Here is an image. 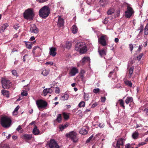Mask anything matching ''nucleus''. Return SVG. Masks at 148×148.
<instances>
[{"instance_id":"5701e85b","label":"nucleus","mask_w":148,"mask_h":148,"mask_svg":"<svg viewBox=\"0 0 148 148\" xmlns=\"http://www.w3.org/2000/svg\"><path fill=\"white\" fill-rule=\"evenodd\" d=\"M87 50V47L85 45L83 47H82L81 49L79 51V52L81 54H83L86 52Z\"/></svg>"},{"instance_id":"9d476101","label":"nucleus","mask_w":148,"mask_h":148,"mask_svg":"<svg viewBox=\"0 0 148 148\" xmlns=\"http://www.w3.org/2000/svg\"><path fill=\"white\" fill-rule=\"evenodd\" d=\"M124 139L123 138L119 139L114 148H123Z\"/></svg>"},{"instance_id":"393cba45","label":"nucleus","mask_w":148,"mask_h":148,"mask_svg":"<svg viewBox=\"0 0 148 148\" xmlns=\"http://www.w3.org/2000/svg\"><path fill=\"white\" fill-rule=\"evenodd\" d=\"M1 92L3 95L5 96L7 98L9 97V93L8 91L5 90H2Z\"/></svg>"},{"instance_id":"f257e3e1","label":"nucleus","mask_w":148,"mask_h":148,"mask_svg":"<svg viewBox=\"0 0 148 148\" xmlns=\"http://www.w3.org/2000/svg\"><path fill=\"white\" fill-rule=\"evenodd\" d=\"M50 9L47 6H45L42 7L39 10V14L40 17L46 18L49 15Z\"/></svg>"},{"instance_id":"473e14b6","label":"nucleus","mask_w":148,"mask_h":148,"mask_svg":"<svg viewBox=\"0 0 148 148\" xmlns=\"http://www.w3.org/2000/svg\"><path fill=\"white\" fill-rule=\"evenodd\" d=\"M41 74L44 76L47 75L49 74V71L45 69H43L42 71Z\"/></svg>"},{"instance_id":"680f3d73","label":"nucleus","mask_w":148,"mask_h":148,"mask_svg":"<svg viewBox=\"0 0 148 148\" xmlns=\"http://www.w3.org/2000/svg\"><path fill=\"white\" fill-rule=\"evenodd\" d=\"M60 92V90L59 88H56L55 91V92L56 93H59Z\"/></svg>"},{"instance_id":"c756f323","label":"nucleus","mask_w":148,"mask_h":148,"mask_svg":"<svg viewBox=\"0 0 148 148\" xmlns=\"http://www.w3.org/2000/svg\"><path fill=\"white\" fill-rule=\"evenodd\" d=\"M69 97V95L67 94L62 95L61 96V99L62 100H67Z\"/></svg>"},{"instance_id":"4be33fe9","label":"nucleus","mask_w":148,"mask_h":148,"mask_svg":"<svg viewBox=\"0 0 148 148\" xmlns=\"http://www.w3.org/2000/svg\"><path fill=\"white\" fill-rule=\"evenodd\" d=\"M33 133L35 135H37L40 133V131L37 129V126L36 125H34V128L33 130Z\"/></svg>"},{"instance_id":"3c124183","label":"nucleus","mask_w":148,"mask_h":148,"mask_svg":"<svg viewBox=\"0 0 148 148\" xmlns=\"http://www.w3.org/2000/svg\"><path fill=\"white\" fill-rule=\"evenodd\" d=\"M3 136H5L7 138L9 139V134H8L6 133H3Z\"/></svg>"},{"instance_id":"6e6d98bb","label":"nucleus","mask_w":148,"mask_h":148,"mask_svg":"<svg viewBox=\"0 0 148 148\" xmlns=\"http://www.w3.org/2000/svg\"><path fill=\"white\" fill-rule=\"evenodd\" d=\"M146 144V143L145 142H142L140 143H139L138 145V147H140L141 146H143V145H144Z\"/></svg>"},{"instance_id":"603ef678","label":"nucleus","mask_w":148,"mask_h":148,"mask_svg":"<svg viewBox=\"0 0 148 148\" xmlns=\"http://www.w3.org/2000/svg\"><path fill=\"white\" fill-rule=\"evenodd\" d=\"M108 18H106L104 19V20L103 21V23L104 24H106L108 23Z\"/></svg>"},{"instance_id":"7ed1b4c3","label":"nucleus","mask_w":148,"mask_h":148,"mask_svg":"<svg viewBox=\"0 0 148 148\" xmlns=\"http://www.w3.org/2000/svg\"><path fill=\"white\" fill-rule=\"evenodd\" d=\"M1 126L4 128H8L9 127V118L6 116L2 117L0 120Z\"/></svg>"},{"instance_id":"9b49d317","label":"nucleus","mask_w":148,"mask_h":148,"mask_svg":"<svg viewBox=\"0 0 148 148\" xmlns=\"http://www.w3.org/2000/svg\"><path fill=\"white\" fill-rule=\"evenodd\" d=\"M85 45L84 42H79L78 43L75 45V50L79 52L82 47H83Z\"/></svg>"},{"instance_id":"09e8293b","label":"nucleus","mask_w":148,"mask_h":148,"mask_svg":"<svg viewBox=\"0 0 148 148\" xmlns=\"http://www.w3.org/2000/svg\"><path fill=\"white\" fill-rule=\"evenodd\" d=\"M100 89L99 88H95L93 89V92L95 94H97L99 92Z\"/></svg>"},{"instance_id":"2f4dec72","label":"nucleus","mask_w":148,"mask_h":148,"mask_svg":"<svg viewBox=\"0 0 148 148\" xmlns=\"http://www.w3.org/2000/svg\"><path fill=\"white\" fill-rule=\"evenodd\" d=\"M139 134V133L135 131L132 134V137L134 139H136L138 138Z\"/></svg>"},{"instance_id":"58836bf2","label":"nucleus","mask_w":148,"mask_h":148,"mask_svg":"<svg viewBox=\"0 0 148 148\" xmlns=\"http://www.w3.org/2000/svg\"><path fill=\"white\" fill-rule=\"evenodd\" d=\"M114 10L112 8L109 9L107 12V14L108 15H111L114 13Z\"/></svg>"},{"instance_id":"de8ad7c7","label":"nucleus","mask_w":148,"mask_h":148,"mask_svg":"<svg viewBox=\"0 0 148 148\" xmlns=\"http://www.w3.org/2000/svg\"><path fill=\"white\" fill-rule=\"evenodd\" d=\"M28 58V56L27 54H25L23 57V60L24 62L26 61V59Z\"/></svg>"},{"instance_id":"4c0bfd02","label":"nucleus","mask_w":148,"mask_h":148,"mask_svg":"<svg viewBox=\"0 0 148 148\" xmlns=\"http://www.w3.org/2000/svg\"><path fill=\"white\" fill-rule=\"evenodd\" d=\"M144 34L145 35L148 34V23L146 25L144 29Z\"/></svg>"},{"instance_id":"e2e57ef3","label":"nucleus","mask_w":148,"mask_h":148,"mask_svg":"<svg viewBox=\"0 0 148 148\" xmlns=\"http://www.w3.org/2000/svg\"><path fill=\"white\" fill-rule=\"evenodd\" d=\"M106 98L105 97H101V101L102 102H104L106 100Z\"/></svg>"},{"instance_id":"423d86ee","label":"nucleus","mask_w":148,"mask_h":148,"mask_svg":"<svg viewBox=\"0 0 148 148\" xmlns=\"http://www.w3.org/2000/svg\"><path fill=\"white\" fill-rule=\"evenodd\" d=\"M108 38L106 35H102L98 39V42L99 43L103 46H105L107 45L106 40Z\"/></svg>"},{"instance_id":"bf43d9fd","label":"nucleus","mask_w":148,"mask_h":148,"mask_svg":"<svg viewBox=\"0 0 148 148\" xmlns=\"http://www.w3.org/2000/svg\"><path fill=\"white\" fill-rule=\"evenodd\" d=\"M27 92L24 91L21 93V95L22 96H27Z\"/></svg>"},{"instance_id":"f8f14e48","label":"nucleus","mask_w":148,"mask_h":148,"mask_svg":"<svg viewBox=\"0 0 148 148\" xmlns=\"http://www.w3.org/2000/svg\"><path fill=\"white\" fill-rule=\"evenodd\" d=\"M82 65H84L86 62L90 63V59L89 57H84L80 62Z\"/></svg>"},{"instance_id":"69168bd1","label":"nucleus","mask_w":148,"mask_h":148,"mask_svg":"<svg viewBox=\"0 0 148 148\" xmlns=\"http://www.w3.org/2000/svg\"><path fill=\"white\" fill-rule=\"evenodd\" d=\"M20 107L19 106H16V107L14 111L18 112V111L19 109V108Z\"/></svg>"},{"instance_id":"a18cd8bd","label":"nucleus","mask_w":148,"mask_h":148,"mask_svg":"<svg viewBox=\"0 0 148 148\" xmlns=\"http://www.w3.org/2000/svg\"><path fill=\"white\" fill-rule=\"evenodd\" d=\"M143 56V53H141L140 54H139V55L138 56H137V57H136L138 61H140V60L141 59V58Z\"/></svg>"},{"instance_id":"052dcab7","label":"nucleus","mask_w":148,"mask_h":148,"mask_svg":"<svg viewBox=\"0 0 148 148\" xmlns=\"http://www.w3.org/2000/svg\"><path fill=\"white\" fill-rule=\"evenodd\" d=\"M114 69L112 71H111L108 75V77H111L112 74L114 72Z\"/></svg>"},{"instance_id":"864d4df0","label":"nucleus","mask_w":148,"mask_h":148,"mask_svg":"<svg viewBox=\"0 0 148 148\" xmlns=\"http://www.w3.org/2000/svg\"><path fill=\"white\" fill-rule=\"evenodd\" d=\"M14 28L16 30L18 29L19 27V24H17L16 25H15L13 26Z\"/></svg>"},{"instance_id":"b1692460","label":"nucleus","mask_w":148,"mask_h":148,"mask_svg":"<svg viewBox=\"0 0 148 148\" xmlns=\"http://www.w3.org/2000/svg\"><path fill=\"white\" fill-rule=\"evenodd\" d=\"M68 123L65 124L64 125H60L59 126V129L60 131H62L63 130L66 128L69 125Z\"/></svg>"},{"instance_id":"0eeeda50","label":"nucleus","mask_w":148,"mask_h":148,"mask_svg":"<svg viewBox=\"0 0 148 148\" xmlns=\"http://www.w3.org/2000/svg\"><path fill=\"white\" fill-rule=\"evenodd\" d=\"M134 12L133 9L129 6H127L125 12V16L127 18H130L134 14Z\"/></svg>"},{"instance_id":"ea45409f","label":"nucleus","mask_w":148,"mask_h":148,"mask_svg":"<svg viewBox=\"0 0 148 148\" xmlns=\"http://www.w3.org/2000/svg\"><path fill=\"white\" fill-rule=\"evenodd\" d=\"M85 103L84 101H81L80 102L78 106L79 108L84 107H85Z\"/></svg>"},{"instance_id":"a878e982","label":"nucleus","mask_w":148,"mask_h":148,"mask_svg":"<svg viewBox=\"0 0 148 148\" xmlns=\"http://www.w3.org/2000/svg\"><path fill=\"white\" fill-rule=\"evenodd\" d=\"M9 26L8 24H5L1 26L0 28V32H3L4 31L6 28L7 27Z\"/></svg>"},{"instance_id":"8fccbe9b","label":"nucleus","mask_w":148,"mask_h":148,"mask_svg":"<svg viewBox=\"0 0 148 148\" xmlns=\"http://www.w3.org/2000/svg\"><path fill=\"white\" fill-rule=\"evenodd\" d=\"M93 137V135H91L88 139L87 140L86 142V143H89L90 141L92 140Z\"/></svg>"},{"instance_id":"49530a36","label":"nucleus","mask_w":148,"mask_h":148,"mask_svg":"<svg viewBox=\"0 0 148 148\" xmlns=\"http://www.w3.org/2000/svg\"><path fill=\"white\" fill-rule=\"evenodd\" d=\"M71 46V44L70 42H68L66 44V48L69 49Z\"/></svg>"},{"instance_id":"774afa93","label":"nucleus","mask_w":148,"mask_h":148,"mask_svg":"<svg viewBox=\"0 0 148 148\" xmlns=\"http://www.w3.org/2000/svg\"><path fill=\"white\" fill-rule=\"evenodd\" d=\"M125 148H130L131 147L129 144H127L125 146Z\"/></svg>"},{"instance_id":"4468645a","label":"nucleus","mask_w":148,"mask_h":148,"mask_svg":"<svg viewBox=\"0 0 148 148\" xmlns=\"http://www.w3.org/2000/svg\"><path fill=\"white\" fill-rule=\"evenodd\" d=\"M49 50V55L53 57L55 56L56 54V48L54 47H52L50 48Z\"/></svg>"},{"instance_id":"f3484780","label":"nucleus","mask_w":148,"mask_h":148,"mask_svg":"<svg viewBox=\"0 0 148 148\" xmlns=\"http://www.w3.org/2000/svg\"><path fill=\"white\" fill-rule=\"evenodd\" d=\"M78 72V69L76 67L73 68L70 70L69 74L71 76H74Z\"/></svg>"},{"instance_id":"e433bc0d","label":"nucleus","mask_w":148,"mask_h":148,"mask_svg":"<svg viewBox=\"0 0 148 148\" xmlns=\"http://www.w3.org/2000/svg\"><path fill=\"white\" fill-rule=\"evenodd\" d=\"M62 119L61 114H59L56 119V120L58 123H60Z\"/></svg>"},{"instance_id":"c85d7f7f","label":"nucleus","mask_w":148,"mask_h":148,"mask_svg":"<svg viewBox=\"0 0 148 148\" xmlns=\"http://www.w3.org/2000/svg\"><path fill=\"white\" fill-rule=\"evenodd\" d=\"M133 101V98L132 97H128L125 100V102L127 104L131 103Z\"/></svg>"},{"instance_id":"5fc2aeb1","label":"nucleus","mask_w":148,"mask_h":148,"mask_svg":"<svg viewBox=\"0 0 148 148\" xmlns=\"http://www.w3.org/2000/svg\"><path fill=\"white\" fill-rule=\"evenodd\" d=\"M12 74L13 75H14V76H17V73L16 70H12Z\"/></svg>"},{"instance_id":"7c9ffc66","label":"nucleus","mask_w":148,"mask_h":148,"mask_svg":"<svg viewBox=\"0 0 148 148\" xmlns=\"http://www.w3.org/2000/svg\"><path fill=\"white\" fill-rule=\"evenodd\" d=\"M25 42L26 47L29 49H31L32 46V43L29 42Z\"/></svg>"},{"instance_id":"72a5a7b5","label":"nucleus","mask_w":148,"mask_h":148,"mask_svg":"<svg viewBox=\"0 0 148 148\" xmlns=\"http://www.w3.org/2000/svg\"><path fill=\"white\" fill-rule=\"evenodd\" d=\"M79 133L82 135H86L88 133V132L84 128H82L79 131Z\"/></svg>"},{"instance_id":"2eb2a0df","label":"nucleus","mask_w":148,"mask_h":148,"mask_svg":"<svg viewBox=\"0 0 148 148\" xmlns=\"http://www.w3.org/2000/svg\"><path fill=\"white\" fill-rule=\"evenodd\" d=\"M21 137L23 139L27 141L30 140L32 138V134H25L22 136Z\"/></svg>"},{"instance_id":"dca6fc26","label":"nucleus","mask_w":148,"mask_h":148,"mask_svg":"<svg viewBox=\"0 0 148 148\" xmlns=\"http://www.w3.org/2000/svg\"><path fill=\"white\" fill-rule=\"evenodd\" d=\"M36 50L38 52V56H40L41 55V51L42 49L38 46L34 47L32 51V52L33 54H35Z\"/></svg>"},{"instance_id":"ddd939ff","label":"nucleus","mask_w":148,"mask_h":148,"mask_svg":"<svg viewBox=\"0 0 148 148\" xmlns=\"http://www.w3.org/2000/svg\"><path fill=\"white\" fill-rule=\"evenodd\" d=\"M30 31L32 33L37 34L38 33L39 30L36 26L34 25L31 27Z\"/></svg>"},{"instance_id":"a211bd4d","label":"nucleus","mask_w":148,"mask_h":148,"mask_svg":"<svg viewBox=\"0 0 148 148\" xmlns=\"http://www.w3.org/2000/svg\"><path fill=\"white\" fill-rule=\"evenodd\" d=\"M98 53L101 57L103 58L106 55V51L105 49H103L101 50L98 49Z\"/></svg>"},{"instance_id":"37998d69","label":"nucleus","mask_w":148,"mask_h":148,"mask_svg":"<svg viewBox=\"0 0 148 148\" xmlns=\"http://www.w3.org/2000/svg\"><path fill=\"white\" fill-rule=\"evenodd\" d=\"M143 26L141 24L140 27H138L137 29V30L138 31L140 30V32H139V34H140V33H141L142 32H143Z\"/></svg>"},{"instance_id":"c03bdc74","label":"nucleus","mask_w":148,"mask_h":148,"mask_svg":"<svg viewBox=\"0 0 148 148\" xmlns=\"http://www.w3.org/2000/svg\"><path fill=\"white\" fill-rule=\"evenodd\" d=\"M134 70V67H131L130 68L129 70V73L130 75V77L132 75V74Z\"/></svg>"},{"instance_id":"13d9d810","label":"nucleus","mask_w":148,"mask_h":148,"mask_svg":"<svg viewBox=\"0 0 148 148\" xmlns=\"http://www.w3.org/2000/svg\"><path fill=\"white\" fill-rule=\"evenodd\" d=\"M129 47L130 49V50L132 51L134 47L133 46V45L132 44H130L129 45Z\"/></svg>"},{"instance_id":"412c9836","label":"nucleus","mask_w":148,"mask_h":148,"mask_svg":"<svg viewBox=\"0 0 148 148\" xmlns=\"http://www.w3.org/2000/svg\"><path fill=\"white\" fill-rule=\"evenodd\" d=\"M123 81L124 84L126 86L130 87H132V83L130 81L127 80L125 78H124Z\"/></svg>"},{"instance_id":"a19ab883","label":"nucleus","mask_w":148,"mask_h":148,"mask_svg":"<svg viewBox=\"0 0 148 148\" xmlns=\"http://www.w3.org/2000/svg\"><path fill=\"white\" fill-rule=\"evenodd\" d=\"M63 115L64 119L66 120H67L69 118V115L66 113H63Z\"/></svg>"},{"instance_id":"f03ea898","label":"nucleus","mask_w":148,"mask_h":148,"mask_svg":"<svg viewBox=\"0 0 148 148\" xmlns=\"http://www.w3.org/2000/svg\"><path fill=\"white\" fill-rule=\"evenodd\" d=\"M34 14L32 8H28L25 10L23 13L24 18L27 20L31 21L33 20Z\"/></svg>"},{"instance_id":"1a4fd4ad","label":"nucleus","mask_w":148,"mask_h":148,"mask_svg":"<svg viewBox=\"0 0 148 148\" xmlns=\"http://www.w3.org/2000/svg\"><path fill=\"white\" fill-rule=\"evenodd\" d=\"M2 87L4 89H9V81L4 78H2L1 81Z\"/></svg>"},{"instance_id":"6e6552de","label":"nucleus","mask_w":148,"mask_h":148,"mask_svg":"<svg viewBox=\"0 0 148 148\" xmlns=\"http://www.w3.org/2000/svg\"><path fill=\"white\" fill-rule=\"evenodd\" d=\"M49 148H59V146L54 139H51L47 142Z\"/></svg>"},{"instance_id":"aec40b11","label":"nucleus","mask_w":148,"mask_h":148,"mask_svg":"<svg viewBox=\"0 0 148 148\" xmlns=\"http://www.w3.org/2000/svg\"><path fill=\"white\" fill-rule=\"evenodd\" d=\"M52 92V90L50 88H46L44 89L42 92L44 96H46L48 93H51Z\"/></svg>"},{"instance_id":"6ab92c4d","label":"nucleus","mask_w":148,"mask_h":148,"mask_svg":"<svg viewBox=\"0 0 148 148\" xmlns=\"http://www.w3.org/2000/svg\"><path fill=\"white\" fill-rule=\"evenodd\" d=\"M64 20L63 18H61L60 17H58V21L57 25L59 27H61L63 26L64 24Z\"/></svg>"},{"instance_id":"79ce46f5","label":"nucleus","mask_w":148,"mask_h":148,"mask_svg":"<svg viewBox=\"0 0 148 148\" xmlns=\"http://www.w3.org/2000/svg\"><path fill=\"white\" fill-rule=\"evenodd\" d=\"M16 130L20 133H22L23 132V129L21 127L20 125H19L18 127L16 129Z\"/></svg>"},{"instance_id":"20e7f679","label":"nucleus","mask_w":148,"mask_h":148,"mask_svg":"<svg viewBox=\"0 0 148 148\" xmlns=\"http://www.w3.org/2000/svg\"><path fill=\"white\" fill-rule=\"evenodd\" d=\"M76 135V133L74 131H72L69 133L66 134V136L68 138H70L74 142L76 143L78 140Z\"/></svg>"},{"instance_id":"39448f33","label":"nucleus","mask_w":148,"mask_h":148,"mask_svg":"<svg viewBox=\"0 0 148 148\" xmlns=\"http://www.w3.org/2000/svg\"><path fill=\"white\" fill-rule=\"evenodd\" d=\"M36 103L39 109L45 108L47 105V102L42 99L37 100L36 101Z\"/></svg>"},{"instance_id":"4d7b16f0","label":"nucleus","mask_w":148,"mask_h":148,"mask_svg":"<svg viewBox=\"0 0 148 148\" xmlns=\"http://www.w3.org/2000/svg\"><path fill=\"white\" fill-rule=\"evenodd\" d=\"M53 62H47L45 63V64L47 65H53Z\"/></svg>"},{"instance_id":"c9c22d12","label":"nucleus","mask_w":148,"mask_h":148,"mask_svg":"<svg viewBox=\"0 0 148 148\" xmlns=\"http://www.w3.org/2000/svg\"><path fill=\"white\" fill-rule=\"evenodd\" d=\"M84 97L85 101H88L90 98L88 93H84Z\"/></svg>"},{"instance_id":"bb28decb","label":"nucleus","mask_w":148,"mask_h":148,"mask_svg":"<svg viewBox=\"0 0 148 148\" xmlns=\"http://www.w3.org/2000/svg\"><path fill=\"white\" fill-rule=\"evenodd\" d=\"M99 2L100 5L102 6H106L108 3L107 0H100Z\"/></svg>"},{"instance_id":"cd10ccee","label":"nucleus","mask_w":148,"mask_h":148,"mask_svg":"<svg viewBox=\"0 0 148 148\" xmlns=\"http://www.w3.org/2000/svg\"><path fill=\"white\" fill-rule=\"evenodd\" d=\"M71 30L73 33L75 34L77 32L78 28L75 25H73L72 27Z\"/></svg>"},{"instance_id":"f704fd0d","label":"nucleus","mask_w":148,"mask_h":148,"mask_svg":"<svg viewBox=\"0 0 148 148\" xmlns=\"http://www.w3.org/2000/svg\"><path fill=\"white\" fill-rule=\"evenodd\" d=\"M119 102L120 106L122 107L123 109H124L125 108V106L124 105V102L123 100L122 99H119Z\"/></svg>"},{"instance_id":"338daca9","label":"nucleus","mask_w":148,"mask_h":148,"mask_svg":"<svg viewBox=\"0 0 148 148\" xmlns=\"http://www.w3.org/2000/svg\"><path fill=\"white\" fill-rule=\"evenodd\" d=\"M17 114H18V112L15 111L14 110L12 112V114H13V115H16Z\"/></svg>"},{"instance_id":"0e129e2a","label":"nucleus","mask_w":148,"mask_h":148,"mask_svg":"<svg viewBox=\"0 0 148 148\" xmlns=\"http://www.w3.org/2000/svg\"><path fill=\"white\" fill-rule=\"evenodd\" d=\"M97 105H98L97 103V102H95V103H93L92 105V106H91V107L92 108H94L96 106H97Z\"/></svg>"}]
</instances>
